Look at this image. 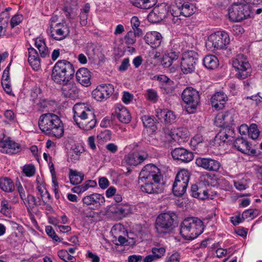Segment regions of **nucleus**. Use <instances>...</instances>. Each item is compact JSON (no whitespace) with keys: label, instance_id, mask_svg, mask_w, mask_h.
I'll return each instance as SVG.
<instances>
[{"label":"nucleus","instance_id":"obj_52","mask_svg":"<svg viewBox=\"0 0 262 262\" xmlns=\"http://www.w3.org/2000/svg\"><path fill=\"white\" fill-rule=\"evenodd\" d=\"M23 172L27 177H32L34 175L35 169L33 165H28L24 167Z\"/></svg>","mask_w":262,"mask_h":262},{"label":"nucleus","instance_id":"obj_37","mask_svg":"<svg viewBox=\"0 0 262 262\" xmlns=\"http://www.w3.org/2000/svg\"><path fill=\"white\" fill-rule=\"evenodd\" d=\"M0 213L7 217H11L12 208L9 202L5 198L1 200Z\"/></svg>","mask_w":262,"mask_h":262},{"label":"nucleus","instance_id":"obj_33","mask_svg":"<svg viewBox=\"0 0 262 262\" xmlns=\"http://www.w3.org/2000/svg\"><path fill=\"white\" fill-rule=\"evenodd\" d=\"M175 5H173L172 6L171 10L170 11L171 15L173 17L172 21L174 23H179L181 20V18H178L179 16H182L181 13V9L180 7V4L181 2L180 0H176L174 2Z\"/></svg>","mask_w":262,"mask_h":262},{"label":"nucleus","instance_id":"obj_45","mask_svg":"<svg viewBox=\"0 0 262 262\" xmlns=\"http://www.w3.org/2000/svg\"><path fill=\"white\" fill-rule=\"evenodd\" d=\"M48 104L49 102L47 99L39 98L35 107L38 111L43 112L48 107Z\"/></svg>","mask_w":262,"mask_h":262},{"label":"nucleus","instance_id":"obj_47","mask_svg":"<svg viewBox=\"0 0 262 262\" xmlns=\"http://www.w3.org/2000/svg\"><path fill=\"white\" fill-rule=\"evenodd\" d=\"M202 181L203 182L204 185L207 186H214L216 183L215 179H214L213 177L209 173L204 176L202 178Z\"/></svg>","mask_w":262,"mask_h":262},{"label":"nucleus","instance_id":"obj_48","mask_svg":"<svg viewBox=\"0 0 262 262\" xmlns=\"http://www.w3.org/2000/svg\"><path fill=\"white\" fill-rule=\"evenodd\" d=\"M223 126L224 128L221 130L226 134L225 136L229 138L228 141H230L231 138H233L234 137V129L232 125H225Z\"/></svg>","mask_w":262,"mask_h":262},{"label":"nucleus","instance_id":"obj_57","mask_svg":"<svg viewBox=\"0 0 262 262\" xmlns=\"http://www.w3.org/2000/svg\"><path fill=\"white\" fill-rule=\"evenodd\" d=\"M226 134H224L223 132L221 130L215 136V141H217V140H220L221 142L219 143V144H221V143H225L226 142L229 141V138L225 136Z\"/></svg>","mask_w":262,"mask_h":262},{"label":"nucleus","instance_id":"obj_63","mask_svg":"<svg viewBox=\"0 0 262 262\" xmlns=\"http://www.w3.org/2000/svg\"><path fill=\"white\" fill-rule=\"evenodd\" d=\"M98 183L100 187L103 189L106 188L109 185V181L105 177L100 178Z\"/></svg>","mask_w":262,"mask_h":262},{"label":"nucleus","instance_id":"obj_3","mask_svg":"<svg viewBox=\"0 0 262 262\" xmlns=\"http://www.w3.org/2000/svg\"><path fill=\"white\" fill-rule=\"evenodd\" d=\"M73 119L79 128L85 130L93 129L97 123L94 111L84 103H76L73 107Z\"/></svg>","mask_w":262,"mask_h":262},{"label":"nucleus","instance_id":"obj_16","mask_svg":"<svg viewBox=\"0 0 262 262\" xmlns=\"http://www.w3.org/2000/svg\"><path fill=\"white\" fill-rule=\"evenodd\" d=\"M51 35L55 40H61L65 38L69 33V30L65 23H57L50 26Z\"/></svg>","mask_w":262,"mask_h":262},{"label":"nucleus","instance_id":"obj_56","mask_svg":"<svg viewBox=\"0 0 262 262\" xmlns=\"http://www.w3.org/2000/svg\"><path fill=\"white\" fill-rule=\"evenodd\" d=\"M147 99L154 102H156L158 99V95L156 91L152 89H149L147 91Z\"/></svg>","mask_w":262,"mask_h":262},{"label":"nucleus","instance_id":"obj_36","mask_svg":"<svg viewBox=\"0 0 262 262\" xmlns=\"http://www.w3.org/2000/svg\"><path fill=\"white\" fill-rule=\"evenodd\" d=\"M14 185L11 179L8 178L0 179V189L6 192H11L14 190Z\"/></svg>","mask_w":262,"mask_h":262},{"label":"nucleus","instance_id":"obj_26","mask_svg":"<svg viewBox=\"0 0 262 262\" xmlns=\"http://www.w3.org/2000/svg\"><path fill=\"white\" fill-rule=\"evenodd\" d=\"M82 202L87 206L99 204L103 205L105 203L104 196L99 193H94L85 196L82 199Z\"/></svg>","mask_w":262,"mask_h":262},{"label":"nucleus","instance_id":"obj_64","mask_svg":"<svg viewBox=\"0 0 262 262\" xmlns=\"http://www.w3.org/2000/svg\"><path fill=\"white\" fill-rule=\"evenodd\" d=\"M180 255L179 253L176 252L172 254L169 258L167 262H180Z\"/></svg>","mask_w":262,"mask_h":262},{"label":"nucleus","instance_id":"obj_53","mask_svg":"<svg viewBox=\"0 0 262 262\" xmlns=\"http://www.w3.org/2000/svg\"><path fill=\"white\" fill-rule=\"evenodd\" d=\"M152 253L158 259L164 255L165 253V249L163 247L153 248L152 249Z\"/></svg>","mask_w":262,"mask_h":262},{"label":"nucleus","instance_id":"obj_5","mask_svg":"<svg viewBox=\"0 0 262 262\" xmlns=\"http://www.w3.org/2000/svg\"><path fill=\"white\" fill-rule=\"evenodd\" d=\"M203 222L195 217L185 219L180 225V234L184 239L192 240L203 233Z\"/></svg>","mask_w":262,"mask_h":262},{"label":"nucleus","instance_id":"obj_25","mask_svg":"<svg viewBox=\"0 0 262 262\" xmlns=\"http://www.w3.org/2000/svg\"><path fill=\"white\" fill-rule=\"evenodd\" d=\"M90 72L86 68H80L76 73L77 81L82 85L88 86L90 85L91 82Z\"/></svg>","mask_w":262,"mask_h":262},{"label":"nucleus","instance_id":"obj_32","mask_svg":"<svg viewBox=\"0 0 262 262\" xmlns=\"http://www.w3.org/2000/svg\"><path fill=\"white\" fill-rule=\"evenodd\" d=\"M84 174L76 170L70 169L69 177L72 185H78L84 180Z\"/></svg>","mask_w":262,"mask_h":262},{"label":"nucleus","instance_id":"obj_18","mask_svg":"<svg viewBox=\"0 0 262 262\" xmlns=\"http://www.w3.org/2000/svg\"><path fill=\"white\" fill-rule=\"evenodd\" d=\"M233 146L242 153L251 156H256L258 154L255 149H251L249 142L243 137H238L233 142Z\"/></svg>","mask_w":262,"mask_h":262},{"label":"nucleus","instance_id":"obj_59","mask_svg":"<svg viewBox=\"0 0 262 262\" xmlns=\"http://www.w3.org/2000/svg\"><path fill=\"white\" fill-rule=\"evenodd\" d=\"M82 212L84 216L87 218H93L96 215V212L90 208L83 209Z\"/></svg>","mask_w":262,"mask_h":262},{"label":"nucleus","instance_id":"obj_51","mask_svg":"<svg viewBox=\"0 0 262 262\" xmlns=\"http://www.w3.org/2000/svg\"><path fill=\"white\" fill-rule=\"evenodd\" d=\"M125 42L129 45H133L136 41V36L132 31H129L125 36Z\"/></svg>","mask_w":262,"mask_h":262},{"label":"nucleus","instance_id":"obj_22","mask_svg":"<svg viewBox=\"0 0 262 262\" xmlns=\"http://www.w3.org/2000/svg\"><path fill=\"white\" fill-rule=\"evenodd\" d=\"M227 101V97L226 95L222 92L215 93L210 99L212 106L216 110L223 109Z\"/></svg>","mask_w":262,"mask_h":262},{"label":"nucleus","instance_id":"obj_40","mask_svg":"<svg viewBox=\"0 0 262 262\" xmlns=\"http://www.w3.org/2000/svg\"><path fill=\"white\" fill-rule=\"evenodd\" d=\"M24 203L28 212H31L35 206L40 205L36 198L32 194H28Z\"/></svg>","mask_w":262,"mask_h":262},{"label":"nucleus","instance_id":"obj_29","mask_svg":"<svg viewBox=\"0 0 262 262\" xmlns=\"http://www.w3.org/2000/svg\"><path fill=\"white\" fill-rule=\"evenodd\" d=\"M28 62L35 70H38L40 66V59L37 51L32 47L28 48Z\"/></svg>","mask_w":262,"mask_h":262},{"label":"nucleus","instance_id":"obj_44","mask_svg":"<svg viewBox=\"0 0 262 262\" xmlns=\"http://www.w3.org/2000/svg\"><path fill=\"white\" fill-rule=\"evenodd\" d=\"M259 133L260 132L256 124L253 123L250 125V128L248 133V136L250 138L253 140L257 139L259 135Z\"/></svg>","mask_w":262,"mask_h":262},{"label":"nucleus","instance_id":"obj_19","mask_svg":"<svg viewBox=\"0 0 262 262\" xmlns=\"http://www.w3.org/2000/svg\"><path fill=\"white\" fill-rule=\"evenodd\" d=\"M148 158L147 153L144 151L129 154L125 157L126 163L130 166H137Z\"/></svg>","mask_w":262,"mask_h":262},{"label":"nucleus","instance_id":"obj_46","mask_svg":"<svg viewBox=\"0 0 262 262\" xmlns=\"http://www.w3.org/2000/svg\"><path fill=\"white\" fill-rule=\"evenodd\" d=\"M90 5L89 3H86L83 8L81 10V13L80 14L81 24L85 25L86 24V21L85 20L87 19V14L90 11Z\"/></svg>","mask_w":262,"mask_h":262},{"label":"nucleus","instance_id":"obj_15","mask_svg":"<svg viewBox=\"0 0 262 262\" xmlns=\"http://www.w3.org/2000/svg\"><path fill=\"white\" fill-rule=\"evenodd\" d=\"M196 165L209 171H218L221 164L219 161L210 158H198Z\"/></svg>","mask_w":262,"mask_h":262},{"label":"nucleus","instance_id":"obj_28","mask_svg":"<svg viewBox=\"0 0 262 262\" xmlns=\"http://www.w3.org/2000/svg\"><path fill=\"white\" fill-rule=\"evenodd\" d=\"M156 116L159 120L163 119L166 123L173 122L176 118V116L173 112L164 109H157Z\"/></svg>","mask_w":262,"mask_h":262},{"label":"nucleus","instance_id":"obj_14","mask_svg":"<svg viewBox=\"0 0 262 262\" xmlns=\"http://www.w3.org/2000/svg\"><path fill=\"white\" fill-rule=\"evenodd\" d=\"M114 89V86L111 84H102L93 91L92 95L96 100L103 101L110 97Z\"/></svg>","mask_w":262,"mask_h":262},{"label":"nucleus","instance_id":"obj_9","mask_svg":"<svg viewBox=\"0 0 262 262\" xmlns=\"http://www.w3.org/2000/svg\"><path fill=\"white\" fill-rule=\"evenodd\" d=\"M182 98L187 104L185 107L188 114L194 113L200 102V95L198 91L191 87L186 88L183 92Z\"/></svg>","mask_w":262,"mask_h":262},{"label":"nucleus","instance_id":"obj_27","mask_svg":"<svg viewBox=\"0 0 262 262\" xmlns=\"http://www.w3.org/2000/svg\"><path fill=\"white\" fill-rule=\"evenodd\" d=\"M235 116V111L231 109L219 115L218 119L223 121L222 126L233 125Z\"/></svg>","mask_w":262,"mask_h":262},{"label":"nucleus","instance_id":"obj_62","mask_svg":"<svg viewBox=\"0 0 262 262\" xmlns=\"http://www.w3.org/2000/svg\"><path fill=\"white\" fill-rule=\"evenodd\" d=\"M10 14L7 11H3L0 14V21L8 25Z\"/></svg>","mask_w":262,"mask_h":262},{"label":"nucleus","instance_id":"obj_50","mask_svg":"<svg viewBox=\"0 0 262 262\" xmlns=\"http://www.w3.org/2000/svg\"><path fill=\"white\" fill-rule=\"evenodd\" d=\"M41 89L37 86H34L32 89L30 96L31 100L34 103L36 102L38 100V96L41 94Z\"/></svg>","mask_w":262,"mask_h":262},{"label":"nucleus","instance_id":"obj_49","mask_svg":"<svg viewBox=\"0 0 262 262\" xmlns=\"http://www.w3.org/2000/svg\"><path fill=\"white\" fill-rule=\"evenodd\" d=\"M46 232L47 234L50 236L51 238L53 239V241L55 242H60V238L59 236L56 234L55 231L53 230V228L51 226H47L46 227Z\"/></svg>","mask_w":262,"mask_h":262},{"label":"nucleus","instance_id":"obj_35","mask_svg":"<svg viewBox=\"0 0 262 262\" xmlns=\"http://www.w3.org/2000/svg\"><path fill=\"white\" fill-rule=\"evenodd\" d=\"M187 186V184L175 180L172 186V191L174 195L177 196L183 195L186 191Z\"/></svg>","mask_w":262,"mask_h":262},{"label":"nucleus","instance_id":"obj_6","mask_svg":"<svg viewBox=\"0 0 262 262\" xmlns=\"http://www.w3.org/2000/svg\"><path fill=\"white\" fill-rule=\"evenodd\" d=\"M177 216L173 212L159 214L155 222V228L160 236L172 233L177 224Z\"/></svg>","mask_w":262,"mask_h":262},{"label":"nucleus","instance_id":"obj_60","mask_svg":"<svg viewBox=\"0 0 262 262\" xmlns=\"http://www.w3.org/2000/svg\"><path fill=\"white\" fill-rule=\"evenodd\" d=\"M200 190L198 188V187L196 185H192L191 187V195L192 196L195 198H202L199 195Z\"/></svg>","mask_w":262,"mask_h":262},{"label":"nucleus","instance_id":"obj_38","mask_svg":"<svg viewBox=\"0 0 262 262\" xmlns=\"http://www.w3.org/2000/svg\"><path fill=\"white\" fill-rule=\"evenodd\" d=\"M155 119L153 116L149 115H143L141 117L144 127L149 128L152 131H155L157 128Z\"/></svg>","mask_w":262,"mask_h":262},{"label":"nucleus","instance_id":"obj_13","mask_svg":"<svg viewBox=\"0 0 262 262\" xmlns=\"http://www.w3.org/2000/svg\"><path fill=\"white\" fill-rule=\"evenodd\" d=\"M180 52L171 50L165 54L161 60V64L167 72L174 73L178 67V64L173 62L178 59Z\"/></svg>","mask_w":262,"mask_h":262},{"label":"nucleus","instance_id":"obj_17","mask_svg":"<svg viewBox=\"0 0 262 262\" xmlns=\"http://www.w3.org/2000/svg\"><path fill=\"white\" fill-rule=\"evenodd\" d=\"M173 159L183 163H188L193 159V153L183 147L176 148L171 152Z\"/></svg>","mask_w":262,"mask_h":262},{"label":"nucleus","instance_id":"obj_21","mask_svg":"<svg viewBox=\"0 0 262 262\" xmlns=\"http://www.w3.org/2000/svg\"><path fill=\"white\" fill-rule=\"evenodd\" d=\"M162 38L161 34L157 31L147 32L144 37L146 43L154 49H156L160 46Z\"/></svg>","mask_w":262,"mask_h":262},{"label":"nucleus","instance_id":"obj_1","mask_svg":"<svg viewBox=\"0 0 262 262\" xmlns=\"http://www.w3.org/2000/svg\"><path fill=\"white\" fill-rule=\"evenodd\" d=\"M160 169L153 164H147L141 171L138 183L141 190L147 193H159L163 191V186L160 183Z\"/></svg>","mask_w":262,"mask_h":262},{"label":"nucleus","instance_id":"obj_42","mask_svg":"<svg viewBox=\"0 0 262 262\" xmlns=\"http://www.w3.org/2000/svg\"><path fill=\"white\" fill-rule=\"evenodd\" d=\"M190 179V173L189 171L185 169H182L179 171L176 177V180H178L181 182H184V183L188 184Z\"/></svg>","mask_w":262,"mask_h":262},{"label":"nucleus","instance_id":"obj_11","mask_svg":"<svg viewBox=\"0 0 262 262\" xmlns=\"http://www.w3.org/2000/svg\"><path fill=\"white\" fill-rule=\"evenodd\" d=\"M233 67L237 71L236 76L240 79L248 77L251 73L250 64L243 55H238L233 60Z\"/></svg>","mask_w":262,"mask_h":262},{"label":"nucleus","instance_id":"obj_4","mask_svg":"<svg viewBox=\"0 0 262 262\" xmlns=\"http://www.w3.org/2000/svg\"><path fill=\"white\" fill-rule=\"evenodd\" d=\"M75 74L74 66L67 60H59L54 65L51 75L53 81L58 84L70 82Z\"/></svg>","mask_w":262,"mask_h":262},{"label":"nucleus","instance_id":"obj_55","mask_svg":"<svg viewBox=\"0 0 262 262\" xmlns=\"http://www.w3.org/2000/svg\"><path fill=\"white\" fill-rule=\"evenodd\" d=\"M246 99L247 100H251V104L256 106L259 105L262 102V97L259 96L258 95H253L250 97L248 96L246 98Z\"/></svg>","mask_w":262,"mask_h":262},{"label":"nucleus","instance_id":"obj_24","mask_svg":"<svg viewBox=\"0 0 262 262\" xmlns=\"http://www.w3.org/2000/svg\"><path fill=\"white\" fill-rule=\"evenodd\" d=\"M61 85L62 86L61 88L62 93L65 97L73 99L78 96L79 90L74 83L70 81Z\"/></svg>","mask_w":262,"mask_h":262},{"label":"nucleus","instance_id":"obj_43","mask_svg":"<svg viewBox=\"0 0 262 262\" xmlns=\"http://www.w3.org/2000/svg\"><path fill=\"white\" fill-rule=\"evenodd\" d=\"M59 257L65 262H75L76 260L74 256L71 255L66 250H60L58 252Z\"/></svg>","mask_w":262,"mask_h":262},{"label":"nucleus","instance_id":"obj_58","mask_svg":"<svg viewBox=\"0 0 262 262\" xmlns=\"http://www.w3.org/2000/svg\"><path fill=\"white\" fill-rule=\"evenodd\" d=\"M133 95L128 92H124L122 100L125 104H128L133 99Z\"/></svg>","mask_w":262,"mask_h":262},{"label":"nucleus","instance_id":"obj_41","mask_svg":"<svg viewBox=\"0 0 262 262\" xmlns=\"http://www.w3.org/2000/svg\"><path fill=\"white\" fill-rule=\"evenodd\" d=\"M35 47L38 49L40 55L42 58L49 56L48 49L45 41L41 39H36L35 42Z\"/></svg>","mask_w":262,"mask_h":262},{"label":"nucleus","instance_id":"obj_23","mask_svg":"<svg viewBox=\"0 0 262 262\" xmlns=\"http://www.w3.org/2000/svg\"><path fill=\"white\" fill-rule=\"evenodd\" d=\"M112 212L119 216L121 218L124 217L132 213V207L128 203H121L113 205Z\"/></svg>","mask_w":262,"mask_h":262},{"label":"nucleus","instance_id":"obj_7","mask_svg":"<svg viewBox=\"0 0 262 262\" xmlns=\"http://www.w3.org/2000/svg\"><path fill=\"white\" fill-rule=\"evenodd\" d=\"M251 6L248 3H234L229 9V18L232 21H240L250 17Z\"/></svg>","mask_w":262,"mask_h":262},{"label":"nucleus","instance_id":"obj_61","mask_svg":"<svg viewBox=\"0 0 262 262\" xmlns=\"http://www.w3.org/2000/svg\"><path fill=\"white\" fill-rule=\"evenodd\" d=\"M129 66V59L128 58H124L119 67L120 71H126Z\"/></svg>","mask_w":262,"mask_h":262},{"label":"nucleus","instance_id":"obj_30","mask_svg":"<svg viewBox=\"0 0 262 262\" xmlns=\"http://www.w3.org/2000/svg\"><path fill=\"white\" fill-rule=\"evenodd\" d=\"M116 114L119 120L123 123H128L131 120V116L127 109L120 105L116 110Z\"/></svg>","mask_w":262,"mask_h":262},{"label":"nucleus","instance_id":"obj_8","mask_svg":"<svg viewBox=\"0 0 262 262\" xmlns=\"http://www.w3.org/2000/svg\"><path fill=\"white\" fill-rule=\"evenodd\" d=\"M230 42L229 35L225 32L218 31L211 34L206 42V47L209 50L226 49Z\"/></svg>","mask_w":262,"mask_h":262},{"label":"nucleus","instance_id":"obj_10","mask_svg":"<svg viewBox=\"0 0 262 262\" xmlns=\"http://www.w3.org/2000/svg\"><path fill=\"white\" fill-rule=\"evenodd\" d=\"M199 59L198 53L189 50L182 54L181 61V69L185 74L192 73L195 71Z\"/></svg>","mask_w":262,"mask_h":262},{"label":"nucleus","instance_id":"obj_12","mask_svg":"<svg viewBox=\"0 0 262 262\" xmlns=\"http://www.w3.org/2000/svg\"><path fill=\"white\" fill-rule=\"evenodd\" d=\"M169 8V6L165 3L158 5L148 15V20L152 23L160 22L168 15Z\"/></svg>","mask_w":262,"mask_h":262},{"label":"nucleus","instance_id":"obj_20","mask_svg":"<svg viewBox=\"0 0 262 262\" xmlns=\"http://www.w3.org/2000/svg\"><path fill=\"white\" fill-rule=\"evenodd\" d=\"M0 151L3 153L15 154L20 151V145L9 139L0 142Z\"/></svg>","mask_w":262,"mask_h":262},{"label":"nucleus","instance_id":"obj_39","mask_svg":"<svg viewBox=\"0 0 262 262\" xmlns=\"http://www.w3.org/2000/svg\"><path fill=\"white\" fill-rule=\"evenodd\" d=\"M180 7L181 9V13H182V16L184 17H189L192 15L196 10V8L193 5V4L191 3H183V4H180Z\"/></svg>","mask_w":262,"mask_h":262},{"label":"nucleus","instance_id":"obj_54","mask_svg":"<svg viewBox=\"0 0 262 262\" xmlns=\"http://www.w3.org/2000/svg\"><path fill=\"white\" fill-rule=\"evenodd\" d=\"M23 20V15L20 14L15 15L13 16L10 21V25L11 28L18 25Z\"/></svg>","mask_w":262,"mask_h":262},{"label":"nucleus","instance_id":"obj_2","mask_svg":"<svg viewBox=\"0 0 262 262\" xmlns=\"http://www.w3.org/2000/svg\"><path fill=\"white\" fill-rule=\"evenodd\" d=\"M38 126L46 135L58 139L63 135V124L59 117L55 114H42L38 119Z\"/></svg>","mask_w":262,"mask_h":262},{"label":"nucleus","instance_id":"obj_31","mask_svg":"<svg viewBox=\"0 0 262 262\" xmlns=\"http://www.w3.org/2000/svg\"><path fill=\"white\" fill-rule=\"evenodd\" d=\"M157 0H130L133 6L143 9L151 8L157 3Z\"/></svg>","mask_w":262,"mask_h":262},{"label":"nucleus","instance_id":"obj_34","mask_svg":"<svg viewBox=\"0 0 262 262\" xmlns=\"http://www.w3.org/2000/svg\"><path fill=\"white\" fill-rule=\"evenodd\" d=\"M203 64L208 69L213 70L217 67L219 60L213 55H207L204 58Z\"/></svg>","mask_w":262,"mask_h":262}]
</instances>
